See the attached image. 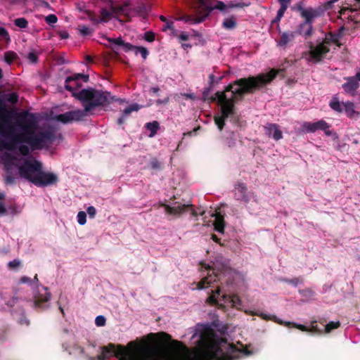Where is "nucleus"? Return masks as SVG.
<instances>
[{
  "instance_id": "nucleus-1",
  "label": "nucleus",
  "mask_w": 360,
  "mask_h": 360,
  "mask_svg": "<svg viewBox=\"0 0 360 360\" xmlns=\"http://www.w3.org/2000/svg\"><path fill=\"white\" fill-rule=\"evenodd\" d=\"M202 352L192 353L181 342L172 340L165 332L150 333L147 340L138 343L129 342L127 347L109 343L102 347L98 360L115 356L118 360H236L237 356L224 352L210 338L200 336Z\"/></svg>"
},
{
  "instance_id": "nucleus-2",
  "label": "nucleus",
  "mask_w": 360,
  "mask_h": 360,
  "mask_svg": "<svg viewBox=\"0 0 360 360\" xmlns=\"http://www.w3.org/2000/svg\"><path fill=\"white\" fill-rule=\"evenodd\" d=\"M8 112H6L1 116L0 124V132L4 133L5 127L8 128V135L11 137L9 143H0L1 148L8 150H13L16 144L25 143L30 146L32 150H41L45 143H51L56 138V131L52 129L39 131L33 135L34 129L37 127L35 115L28 112H23L19 116L18 125L23 129V132L15 134L13 127L10 124Z\"/></svg>"
},
{
  "instance_id": "nucleus-3",
  "label": "nucleus",
  "mask_w": 360,
  "mask_h": 360,
  "mask_svg": "<svg viewBox=\"0 0 360 360\" xmlns=\"http://www.w3.org/2000/svg\"><path fill=\"white\" fill-rule=\"evenodd\" d=\"M284 72L285 69L283 68L278 70L272 68L267 73L240 78L227 85L221 92L226 95L225 101H233V107H236L235 105L238 99H243L245 94H252L256 90L271 83L278 75H281L282 77H284Z\"/></svg>"
},
{
  "instance_id": "nucleus-4",
  "label": "nucleus",
  "mask_w": 360,
  "mask_h": 360,
  "mask_svg": "<svg viewBox=\"0 0 360 360\" xmlns=\"http://www.w3.org/2000/svg\"><path fill=\"white\" fill-rule=\"evenodd\" d=\"M109 96L108 92L98 91L93 88L83 89L76 96V98L82 103L84 109L70 110L59 114L56 116V120L63 124L83 120L88 115V113L96 108L109 103Z\"/></svg>"
},
{
  "instance_id": "nucleus-5",
  "label": "nucleus",
  "mask_w": 360,
  "mask_h": 360,
  "mask_svg": "<svg viewBox=\"0 0 360 360\" xmlns=\"http://www.w3.org/2000/svg\"><path fill=\"white\" fill-rule=\"evenodd\" d=\"M292 10L299 13L300 16L303 19V21L297 27L296 34H300L305 39L311 37L314 34L313 24L318 18L316 15L311 11V8L306 7L304 0H301L295 4L292 7Z\"/></svg>"
},
{
  "instance_id": "nucleus-6",
  "label": "nucleus",
  "mask_w": 360,
  "mask_h": 360,
  "mask_svg": "<svg viewBox=\"0 0 360 360\" xmlns=\"http://www.w3.org/2000/svg\"><path fill=\"white\" fill-rule=\"evenodd\" d=\"M19 176L34 185L35 178L43 169L42 163L37 160L26 159L21 165L18 166Z\"/></svg>"
},
{
  "instance_id": "nucleus-7",
  "label": "nucleus",
  "mask_w": 360,
  "mask_h": 360,
  "mask_svg": "<svg viewBox=\"0 0 360 360\" xmlns=\"http://www.w3.org/2000/svg\"><path fill=\"white\" fill-rule=\"evenodd\" d=\"M219 105L221 106V115L214 116V120L218 129L220 131H222L225 126V121L229 117L234 118V122H238L239 118L238 116H235L236 107H233V101H226V103Z\"/></svg>"
},
{
  "instance_id": "nucleus-8",
  "label": "nucleus",
  "mask_w": 360,
  "mask_h": 360,
  "mask_svg": "<svg viewBox=\"0 0 360 360\" xmlns=\"http://www.w3.org/2000/svg\"><path fill=\"white\" fill-rule=\"evenodd\" d=\"M89 81V75L81 73L74 74L69 76L65 81V88L66 90L72 93V96L76 98L82 90L78 91L82 86V82H87Z\"/></svg>"
},
{
  "instance_id": "nucleus-9",
  "label": "nucleus",
  "mask_w": 360,
  "mask_h": 360,
  "mask_svg": "<svg viewBox=\"0 0 360 360\" xmlns=\"http://www.w3.org/2000/svg\"><path fill=\"white\" fill-rule=\"evenodd\" d=\"M329 106L332 110L338 113H340L344 110L346 115L350 118L353 117L354 115L356 113L354 103L351 101L341 103L336 96H333L332 98L329 103Z\"/></svg>"
},
{
  "instance_id": "nucleus-10",
  "label": "nucleus",
  "mask_w": 360,
  "mask_h": 360,
  "mask_svg": "<svg viewBox=\"0 0 360 360\" xmlns=\"http://www.w3.org/2000/svg\"><path fill=\"white\" fill-rule=\"evenodd\" d=\"M329 51L330 48L325 47L323 44H321L320 42L317 43L316 46L312 43H310L309 51V58L308 60L314 63H320L326 57L327 53H329Z\"/></svg>"
},
{
  "instance_id": "nucleus-11",
  "label": "nucleus",
  "mask_w": 360,
  "mask_h": 360,
  "mask_svg": "<svg viewBox=\"0 0 360 360\" xmlns=\"http://www.w3.org/2000/svg\"><path fill=\"white\" fill-rule=\"evenodd\" d=\"M35 181L34 186L37 187H46L49 186L56 185L58 181V176L52 172H46L41 169Z\"/></svg>"
},
{
  "instance_id": "nucleus-12",
  "label": "nucleus",
  "mask_w": 360,
  "mask_h": 360,
  "mask_svg": "<svg viewBox=\"0 0 360 360\" xmlns=\"http://www.w3.org/2000/svg\"><path fill=\"white\" fill-rule=\"evenodd\" d=\"M200 3L201 6H204L205 15L204 18L207 17L210 13L214 10H219L221 11H226V9L234 8H243L245 4L243 3L238 2L233 3L231 2L228 4H226L223 1H218L214 6H210L205 4V0H200Z\"/></svg>"
},
{
  "instance_id": "nucleus-13",
  "label": "nucleus",
  "mask_w": 360,
  "mask_h": 360,
  "mask_svg": "<svg viewBox=\"0 0 360 360\" xmlns=\"http://www.w3.org/2000/svg\"><path fill=\"white\" fill-rule=\"evenodd\" d=\"M212 86L205 87L203 89L202 95V101H209L211 103H214V102L217 101L218 105H221L226 102L225 101L226 95L224 94V92L217 91L215 93L214 96H210V93L212 91Z\"/></svg>"
},
{
  "instance_id": "nucleus-14",
  "label": "nucleus",
  "mask_w": 360,
  "mask_h": 360,
  "mask_svg": "<svg viewBox=\"0 0 360 360\" xmlns=\"http://www.w3.org/2000/svg\"><path fill=\"white\" fill-rule=\"evenodd\" d=\"M44 292H41L39 290L37 294L34 295V305L37 308L44 309V304L47 303L51 298V293L49 292L48 288L42 287Z\"/></svg>"
},
{
  "instance_id": "nucleus-15",
  "label": "nucleus",
  "mask_w": 360,
  "mask_h": 360,
  "mask_svg": "<svg viewBox=\"0 0 360 360\" xmlns=\"http://www.w3.org/2000/svg\"><path fill=\"white\" fill-rule=\"evenodd\" d=\"M303 129L308 133L315 132L317 130L330 128V125L323 120L316 122H306L303 124Z\"/></svg>"
},
{
  "instance_id": "nucleus-16",
  "label": "nucleus",
  "mask_w": 360,
  "mask_h": 360,
  "mask_svg": "<svg viewBox=\"0 0 360 360\" xmlns=\"http://www.w3.org/2000/svg\"><path fill=\"white\" fill-rule=\"evenodd\" d=\"M235 190L236 192L235 195L236 196L237 200L243 201L245 203L249 202L250 196L248 193V187L245 183L237 181L235 184Z\"/></svg>"
},
{
  "instance_id": "nucleus-17",
  "label": "nucleus",
  "mask_w": 360,
  "mask_h": 360,
  "mask_svg": "<svg viewBox=\"0 0 360 360\" xmlns=\"http://www.w3.org/2000/svg\"><path fill=\"white\" fill-rule=\"evenodd\" d=\"M347 82L344 83L342 85L344 91L351 95L354 96L356 94V90L359 87V83L355 77H349L346 78Z\"/></svg>"
},
{
  "instance_id": "nucleus-18",
  "label": "nucleus",
  "mask_w": 360,
  "mask_h": 360,
  "mask_svg": "<svg viewBox=\"0 0 360 360\" xmlns=\"http://www.w3.org/2000/svg\"><path fill=\"white\" fill-rule=\"evenodd\" d=\"M338 1L339 0H330L319 5L318 6L309 8H311V11H313L318 18H320L324 15L326 11L331 10L334 6V4Z\"/></svg>"
},
{
  "instance_id": "nucleus-19",
  "label": "nucleus",
  "mask_w": 360,
  "mask_h": 360,
  "mask_svg": "<svg viewBox=\"0 0 360 360\" xmlns=\"http://www.w3.org/2000/svg\"><path fill=\"white\" fill-rule=\"evenodd\" d=\"M160 206L165 207L166 213H167L169 214H172V215L179 216L180 214H181L182 213L186 212V210L187 209H188V207H192L193 205H191V204L178 205L176 206L172 207L170 205H166L164 203H161Z\"/></svg>"
},
{
  "instance_id": "nucleus-20",
  "label": "nucleus",
  "mask_w": 360,
  "mask_h": 360,
  "mask_svg": "<svg viewBox=\"0 0 360 360\" xmlns=\"http://www.w3.org/2000/svg\"><path fill=\"white\" fill-rule=\"evenodd\" d=\"M106 39L111 44L110 49L115 51L117 49V46H120L124 51H129L132 48H134V45L125 42L121 37L119 38H109L107 37Z\"/></svg>"
},
{
  "instance_id": "nucleus-21",
  "label": "nucleus",
  "mask_w": 360,
  "mask_h": 360,
  "mask_svg": "<svg viewBox=\"0 0 360 360\" xmlns=\"http://www.w3.org/2000/svg\"><path fill=\"white\" fill-rule=\"evenodd\" d=\"M219 280V275L215 274L214 271L212 270V274H209L207 276L203 278L198 283L197 288L199 290L205 288L211 285V283L217 282Z\"/></svg>"
},
{
  "instance_id": "nucleus-22",
  "label": "nucleus",
  "mask_w": 360,
  "mask_h": 360,
  "mask_svg": "<svg viewBox=\"0 0 360 360\" xmlns=\"http://www.w3.org/2000/svg\"><path fill=\"white\" fill-rule=\"evenodd\" d=\"M265 129L266 134H268L269 136H272L276 141H278L283 138V133L276 124H267L265 127Z\"/></svg>"
},
{
  "instance_id": "nucleus-23",
  "label": "nucleus",
  "mask_w": 360,
  "mask_h": 360,
  "mask_svg": "<svg viewBox=\"0 0 360 360\" xmlns=\"http://www.w3.org/2000/svg\"><path fill=\"white\" fill-rule=\"evenodd\" d=\"M2 161L4 164V169L6 174L10 173V170H11V167L13 166L17 167L19 166L15 160L17 158L9 153H5L2 156Z\"/></svg>"
},
{
  "instance_id": "nucleus-24",
  "label": "nucleus",
  "mask_w": 360,
  "mask_h": 360,
  "mask_svg": "<svg viewBox=\"0 0 360 360\" xmlns=\"http://www.w3.org/2000/svg\"><path fill=\"white\" fill-rule=\"evenodd\" d=\"M141 106L137 103H134L127 107L122 113V115L117 119V123L122 125L125 122L126 118L134 111H138Z\"/></svg>"
},
{
  "instance_id": "nucleus-25",
  "label": "nucleus",
  "mask_w": 360,
  "mask_h": 360,
  "mask_svg": "<svg viewBox=\"0 0 360 360\" xmlns=\"http://www.w3.org/2000/svg\"><path fill=\"white\" fill-rule=\"evenodd\" d=\"M347 4L349 7H343L340 9V13L341 15H346L347 12H353L360 9V0H348Z\"/></svg>"
},
{
  "instance_id": "nucleus-26",
  "label": "nucleus",
  "mask_w": 360,
  "mask_h": 360,
  "mask_svg": "<svg viewBox=\"0 0 360 360\" xmlns=\"http://www.w3.org/2000/svg\"><path fill=\"white\" fill-rule=\"evenodd\" d=\"M214 230L220 233H224L225 228L224 217L220 213L215 214V219L213 223Z\"/></svg>"
},
{
  "instance_id": "nucleus-27",
  "label": "nucleus",
  "mask_w": 360,
  "mask_h": 360,
  "mask_svg": "<svg viewBox=\"0 0 360 360\" xmlns=\"http://www.w3.org/2000/svg\"><path fill=\"white\" fill-rule=\"evenodd\" d=\"M295 35V32H283L281 35V39L280 41H278V45L281 46H285L287 44L294 40Z\"/></svg>"
},
{
  "instance_id": "nucleus-28",
  "label": "nucleus",
  "mask_w": 360,
  "mask_h": 360,
  "mask_svg": "<svg viewBox=\"0 0 360 360\" xmlns=\"http://www.w3.org/2000/svg\"><path fill=\"white\" fill-rule=\"evenodd\" d=\"M176 20L184 21L186 23L196 24L202 22L205 20L204 16L202 18H193L191 15L184 14L176 18Z\"/></svg>"
},
{
  "instance_id": "nucleus-29",
  "label": "nucleus",
  "mask_w": 360,
  "mask_h": 360,
  "mask_svg": "<svg viewBox=\"0 0 360 360\" xmlns=\"http://www.w3.org/2000/svg\"><path fill=\"white\" fill-rule=\"evenodd\" d=\"M254 314L261 317L264 320H266V321L271 320V321H273L280 325L283 324V321L278 319L275 315H269V314L262 313V312L261 313L256 312Z\"/></svg>"
},
{
  "instance_id": "nucleus-30",
  "label": "nucleus",
  "mask_w": 360,
  "mask_h": 360,
  "mask_svg": "<svg viewBox=\"0 0 360 360\" xmlns=\"http://www.w3.org/2000/svg\"><path fill=\"white\" fill-rule=\"evenodd\" d=\"M146 127L147 129H148L150 132L149 136L153 137L157 134L158 129L160 127V124H159L158 122L153 121L152 122L146 123Z\"/></svg>"
},
{
  "instance_id": "nucleus-31",
  "label": "nucleus",
  "mask_w": 360,
  "mask_h": 360,
  "mask_svg": "<svg viewBox=\"0 0 360 360\" xmlns=\"http://www.w3.org/2000/svg\"><path fill=\"white\" fill-rule=\"evenodd\" d=\"M222 27L226 30H233L236 27V20L233 17L226 18L223 23Z\"/></svg>"
},
{
  "instance_id": "nucleus-32",
  "label": "nucleus",
  "mask_w": 360,
  "mask_h": 360,
  "mask_svg": "<svg viewBox=\"0 0 360 360\" xmlns=\"http://www.w3.org/2000/svg\"><path fill=\"white\" fill-rule=\"evenodd\" d=\"M77 29L79 34L83 37L89 36L94 32V29L90 28L85 25H79Z\"/></svg>"
},
{
  "instance_id": "nucleus-33",
  "label": "nucleus",
  "mask_w": 360,
  "mask_h": 360,
  "mask_svg": "<svg viewBox=\"0 0 360 360\" xmlns=\"http://www.w3.org/2000/svg\"><path fill=\"white\" fill-rule=\"evenodd\" d=\"M131 51H134L136 55L140 53L143 59H146L148 56V49L143 46H134V48H132Z\"/></svg>"
},
{
  "instance_id": "nucleus-34",
  "label": "nucleus",
  "mask_w": 360,
  "mask_h": 360,
  "mask_svg": "<svg viewBox=\"0 0 360 360\" xmlns=\"http://www.w3.org/2000/svg\"><path fill=\"white\" fill-rule=\"evenodd\" d=\"M336 41L337 39H335V36L333 35L332 33H328L320 43L323 44L325 47H329L332 42H335Z\"/></svg>"
},
{
  "instance_id": "nucleus-35",
  "label": "nucleus",
  "mask_w": 360,
  "mask_h": 360,
  "mask_svg": "<svg viewBox=\"0 0 360 360\" xmlns=\"http://www.w3.org/2000/svg\"><path fill=\"white\" fill-rule=\"evenodd\" d=\"M340 322L338 321H330L328 323L324 326V333H330L332 330L339 328Z\"/></svg>"
},
{
  "instance_id": "nucleus-36",
  "label": "nucleus",
  "mask_w": 360,
  "mask_h": 360,
  "mask_svg": "<svg viewBox=\"0 0 360 360\" xmlns=\"http://www.w3.org/2000/svg\"><path fill=\"white\" fill-rule=\"evenodd\" d=\"M18 58V55L11 51H7L4 53V60L8 63H12Z\"/></svg>"
},
{
  "instance_id": "nucleus-37",
  "label": "nucleus",
  "mask_w": 360,
  "mask_h": 360,
  "mask_svg": "<svg viewBox=\"0 0 360 360\" xmlns=\"http://www.w3.org/2000/svg\"><path fill=\"white\" fill-rule=\"evenodd\" d=\"M220 292L221 290L219 288L216 289V290L213 292V294L207 297V302L212 305H217L218 302L216 297V295H219Z\"/></svg>"
},
{
  "instance_id": "nucleus-38",
  "label": "nucleus",
  "mask_w": 360,
  "mask_h": 360,
  "mask_svg": "<svg viewBox=\"0 0 360 360\" xmlns=\"http://www.w3.org/2000/svg\"><path fill=\"white\" fill-rule=\"evenodd\" d=\"M14 24L20 28H26L28 26V21L25 18H18L14 20Z\"/></svg>"
},
{
  "instance_id": "nucleus-39",
  "label": "nucleus",
  "mask_w": 360,
  "mask_h": 360,
  "mask_svg": "<svg viewBox=\"0 0 360 360\" xmlns=\"http://www.w3.org/2000/svg\"><path fill=\"white\" fill-rule=\"evenodd\" d=\"M283 325H284L285 326H293L294 327L300 329L302 331H304V332H308L309 331V328L307 326H305L304 325H302V324H297V323H292V322H290V321H283Z\"/></svg>"
},
{
  "instance_id": "nucleus-40",
  "label": "nucleus",
  "mask_w": 360,
  "mask_h": 360,
  "mask_svg": "<svg viewBox=\"0 0 360 360\" xmlns=\"http://www.w3.org/2000/svg\"><path fill=\"white\" fill-rule=\"evenodd\" d=\"M309 331L317 334H322L324 332V330L319 327L316 321H312L311 323V328L309 329Z\"/></svg>"
},
{
  "instance_id": "nucleus-41",
  "label": "nucleus",
  "mask_w": 360,
  "mask_h": 360,
  "mask_svg": "<svg viewBox=\"0 0 360 360\" xmlns=\"http://www.w3.org/2000/svg\"><path fill=\"white\" fill-rule=\"evenodd\" d=\"M101 18L100 20H96V23H99L101 22H107L110 18V13L106 10L103 9L101 13Z\"/></svg>"
},
{
  "instance_id": "nucleus-42",
  "label": "nucleus",
  "mask_w": 360,
  "mask_h": 360,
  "mask_svg": "<svg viewBox=\"0 0 360 360\" xmlns=\"http://www.w3.org/2000/svg\"><path fill=\"white\" fill-rule=\"evenodd\" d=\"M280 5H281V6L277 12V15L275 18V21H279L281 19V18L283 16L285 12L286 11V10L288 7V6H287V5H283V4H280Z\"/></svg>"
},
{
  "instance_id": "nucleus-43",
  "label": "nucleus",
  "mask_w": 360,
  "mask_h": 360,
  "mask_svg": "<svg viewBox=\"0 0 360 360\" xmlns=\"http://www.w3.org/2000/svg\"><path fill=\"white\" fill-rule=\"evenodd\" d=\"M150 168L155 170L162 168V163L157 158H152L150 162Z\"/></svg>"
},
{
  "instance_id": "nucleus-44",
  "label": "nucleus",
  "mask_w": 360,
  "mask_h": 360,
  "mask_svg": "<svg viewBox=\"0 0 360 360\" xmlns=\"http://www.w3.org/2000/svg\"><path fill=\"white\" fill-rule=\"evenodd\" d=\"M77 221L80 225H84L86 222V214L84 211H80L77 214Z\"/></svg>"
},
{
  "instance_id": "nucleus-45",
  "label": "nucleus",
  "mask_w": 360,
  "mask_h": 360,
  "mask_svg": "<svg viewBox=\"0 0 360 360\" xmlns=\"http://www.w3.org/2000/svg\"><path fill=\"white\" fill-rule=\"evenodd\" d=\"M0 37H1L2 39L5 40L6 42L11 41L8 31L2 27H0Z\"/></svg>"
},
{
  "instance_id": "nucleus-46",
  "label": "nucleus",
  "mask_w": 360,
  "mask_h": 360,
  "mask_svg": "<svg viewBox=\"0 0 360 360\" xmlns=\"http://www.w3.org/2000/svg\"><path fill=\"white\" fill-rule=\"evenodd\" d=\"M230 302L232 303V305L236 307L241 305L240 299L237 295H231L230 297Z\"/></svg>"
},
{
  "instance_id": "nucleus-47",
  "label": "nucleus",
  "mask_w": 360,
  "mask_h": 360,
  "mask_svg": "<svg viewBox=\"0 0 360 360\" xmlns=\"http://www.w3.org/2000/svg\"><path fill=\"white\" fill-rule=\"evenodd\" d=\"M18 150L20 153V154L24 156H27L30 153V148L27 145H24V144L20 145L18 146Z\"/></svg>"
},
{
  "instance_id": "nucleus-48",
  "label": "nucleus",
  "mask_w": 360,
  "mask_h": 360,
  "mask_svg": "<svg viewBox=\"0 0 360 360\" xmlns=\"http://www.w3.org/2000/svg\"><path fill=\"white\" fill-rule=\"evenodd\" d=\"M45 20L47 24L52 25L57 22L58 18L54 14H49L45 18Z\"/></svg>"
},
{
  "instance_id": "nucleus-49",
  "label": "nucleus",
  "mask_w": 360,
  "mask_h": 360,
  "mask_svg": "<svg viewBox=\"0 0 360 360\" xmlns=\"http://www.w3.org/2000/svg\"><path fill=\"white\" fill-rule=\"evenodd\" d=\"M21 265V262L19 259H13L8 263V266L10 269H15Z\"/></svg>"
},
{
  "instance_id": "nucleus-50",
  "label": "nucleus",
  "mask_w": 360,
  "mask_h": 360,
  "mask_svg": "<svg viewBox=\"0 0 360 360\" xmlns=\"http://www.w3.org/2000/svg\"><path fill=\"white\" fill-rule=\"evenodd\" d=\"M106 319L102 316H98L95 319V323L97 326H103L105 325Z\"/></svg>"
},
{
  "instance_id": "nucleus-51",
  "label": "nucleus",
  "mask_w": 360,
  "mask_h": 360,
  "mask_svg": "<svg viewBox=\"0 0 360 360\" xmlns=\"http://www.w3.org/2000/svg\"><path fill=\"white\" fill-rule=\"evenodd\" d=\"M144 39L148 42H153L155 40V34L151 31L146 32L144 34Z\"/></svg>"
},
{
  "instance_id": "nucleus-52",
  "label": "nucleus",
  "mask_w": 360,
  "mask_h": 360,
  "mask_svg": "<svg viewBox=\"0 0 360 360\" xmlns=\"http://www.w3.org/2000/svg\"><path fill=\"white\" fill-rule=\"evenodd\" d=\"M27 58L32 62V63H36L38 60V56L37 53L34 51H31L28 53Z\"/></svg>"
},
{
  "instance_id": "nucleus-53",
  "label": "nucleus",
  "mask_w": 360,
  "mask_h": 360,
  "mask_svg": "<svg viewBox=\"0 0 360 360\" xmlns=\"http://www.w3.org/2000/svg\"><path fill=\"white\" fill-rule=\"evenodd\" d=\"M5 182L7 184H13L15 183V177L13 176L11 170H10V173L7 174Z\"/></svg>"
},
{
  "instance_id": "nucleus-54",
  "label": "nucleus",
  "mask_w": 360,
  "mask_h": 360,
  "mask_svg": "<svg viewBox=\"0 0 360 360\" xmlns=\"http://www.w3.org/2000/svg\"><path fill=\"white\" fill-rule=\"evenodd\" d=\"M86 212L89 217L94 218L96 214V210L94 206H89L86 209Z\"/></svg>"
},
{
  "instance_id": "nucleus-55",
  "label": "nucleus",
  "mask_w": 360,
  "mask_h": 360,
  "mask_svg": "<svg viewBox=\"0 0 360 360\" xmlns=\"http://www.w3.org/2000/svg\"><path fill=\"white\" fill-rule=\"evenodd\" d=\"M173 24H174V22H172V21H168V20H167V22H165V24L164 25V26H163V27H162V30L163 32H165V31H167V30H173V27H174V26H173Z\"/></svg>"
},
{
  "instance_id": "nucleus-56",
  "label": "nucleus",
  "mask_w": 360,
  "mask_h": 360,
  "mask_svg": "<svg viewBox=\"0 0 360 360\" xmlns=\"http://www.w3.org/2000/svg\"><path fill=\"white\" fill-rule=\"evenodd\" d=\"M32 282V280L26 276H22L19 281L20 283H31Z\"/></svg>"
},
{
  "instance_id": "nucleus-57",
  "label": "nucleus",
  "mask_w": 360,
  "mask_h": 360,
  "mask_svg": "<svg viewBox=\"0 0 360 360\" xmlns=\"http://www.w3.org/2000/svg\"><path fill=\"white\" fill-rule=\"evenodd\" d=\"M178 37L181 41H186L188 39L189 36L186 32H182L178 35Z\"/></svg>"
},
{
  "instance_id": "nucleus-58",
  "label": "nucleus",
  "mask_w": 360,
  "mask_h": 360,
  "mask_svg": "<svg viewBox=\"0 0 360 360\" xmlns=\"http://www.w3.org/2000/svg\"><path fill=\"white\" fill-rule=\"evenodd\" d=\"M287 282L288 283H290L295 286H296L299 283L302 282V280L299 278H295L293 279H291V280H288Z\"/></svg>"
},
{
  "instance_id": "nucleus-59",
  "label": "nucleus",
  "mask_w": 360,
  "mask_h": 360,
  "mask_svg": "<svg viewBox=\"0 0 360 360\" xmlns=\"http://www.w3.org/2000/svg\"><path fill=\"white\" fill-rule=\"evenodd\" d=\"M191 209V215L193 217H197L198 215H203L205 212L202 211V212H198L196 210H193V207H190Z\"/></svg>"
},
{
  "instance_id": "nucleus-60",
  "label": "nucleus",
  "mask_w": 360,
  "mask_h": 360,
  "mask_svg": "<svg viewBox=\"0 0 360 360\" xmlns=\"http://www.w3.org/2000/svg\"><path fill=\"white\" fill-rule=\"evenodd\" d=\"M169 101V98L167 97L164 99H158L156 102L158 104H167Z\"/></svg>"
},
{
  "instance_id": "nucleus-61",
  "label": "nucleus",
  "mask_w": 360,
  "mask_h": 360,
  "mask_svg": "<svg viewBox=\"0 0 360 360\" xmlns=\"http://www.w3.org/2000/svg\"><path fill=\"white\" fill-rule=\"evenodd\" d=\"M211 238L217 243H219L220 245H224L220 243V238L217 237L215 234H212Z\"/></svg>"
},
{
  "instance_id": "nucleus-62",
  "label": "nucleus",
  "mask_w": 360,
  "mask_h": 360,
  "mask_svg": "<svg viewBox=\"0 0 360 360\" xmlns=\"http://www.w3.org/2000/svg\"><path fill=\"white\" fill-rule=\"evenodd\" d=\"M59 35L62 39H68L69 37V34L67 32H60Z\"/></svg>"
},
{
  "instance_id": "nucleus-63",
  "label": "nucleus",
  "mask_w": 360,
  "mask_h": 360,
  "mask_svg": "<svg viewBox=\"0 0 360 360\" xmlns=\"http://www.w3.org/2000/svg\"><path fill=\"white\" fill-rule=\"evenodd\" d=\"M6 212V210L2 202H0V214H4Z\"/></svg>"
},
{
  "instance_id": "nucleus-64",
  "label": "nucleus",
  "mask_w": 360,
  "mask_h": 360,
  "mask_svg": "<svg viewBox=\"0 0 360 360\" xmlns=\"http://www.w3.org/2000/svg\"><path fill=\"white\" fill-rule=\"evenodd\" d=\"M10 101L12 103H15L18 101V96L15 94H12Z\"/></svg>"
}]
</instances>
